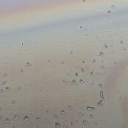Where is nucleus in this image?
I'll return each mask as SVG.
<instances>
[{
	"instance_id": "f257e3e1",
	"label": "nucleus",
	"mask_w": 128,
	"mask_h": 128,
	"mask_svg": "<svg viewBox=\"0 0 128 128\" xmlns=\"http://www.w3.org/2000/svg\"><path fill=\"white\" fill-rule=\"evenodd\" d=\"M56 127L57 128L60 127L59 124L57 122L56 123Z\"/></svg>"
},
{
	"instance_id": "f03ea898",
	"label": "nucleus",
	"mask_w": 128,
	"mask_h": 128,
	"mask_svg": "<svg viewBox=\"0 0 128 128\" xmlns=\"http://www.w3.org/2000/svg\"><path fill=\"white\" fill-rule=\"evenodd\" d=\"M103 92L102 91H100V96H101L102 98H104L103 96Z\"/></svg>"
},
{
	"instance_id": "7ed1b4c3",
	"label": "nucleus",
	"mask_w": 128,
	"mask_h": 128,
	"mask_svg": "<svg viewBox=\"0 0 128 128\" xmlns=\"http://www.w3.org/2000/svg\"><path fill=\"white\" fill-rule=\"evenodd\" d=\"M29 120L28 118V116H26V117L25 119H24V120L25 121L26 120V121L28 120Z\"/></svg>"
},
{
	"instance_id": "20e7f679",
	"label": "nucleus",
	"mask_w": 128,
	"mask_h": 128,
	"mask_svg": "<svg viewBox=\"0 0 128 128\" xmlns=\"http://www.w3.org/2000/svg\"><path fill=\"white\" fill-rule=\"evenodd\" d=\"M90 108H87V110H88L90 111L91 110H90Z\"/></svg>"
},
{
	"instance_id": "39448f33",
	"label": "nucleus",
	"mask_w": 128,
	"mask_h": 128,
	"mask_svg": "<svg viewBox=\"0 0 128 128\" xmlns=\"http://www.w3.org/2000/svg\"><path fill=\"white\" fill-rule=\"evenodd\" d=\"M7 122L8 123H9L10 122V120H9V119H7V120H6V122Z\"/></svg>"
},
{
	"instance_id": "423d86ee",
	"label": "nucleus",
	"mask_w": 128,
	"mask_h": 128,
	"mask_svg": "<svg viewBox=\"0 0 128 128\" xmlns=\"http://www.w3.org/2000/svg\"><path fill=\"white\" fill-rule=\"evenodd\" d=\"M104 54L102 53H100V56H104Z\"/></svg>"
},
{
	"instance_id": "0eeeda50",
	"label": "nucleus",
	"mask_w": 128,
	"mask_h": 128,
	"mask_svg": "<svg viewBox=\"0 0 128 128\" xmlns=\"http://www.w3.org/2000/svg\"><path fill=\"white\" fill-rule=\"evenodd\" d=\"M62 114H65V112L64 111H62Z\"/></svg>"
},
{
	"instance_id": "6e6552de",
	"label": "nucleus",
	"mask_w": 128,
	"mask_h": 128,
	"mask_svg": "<svg viewBox=\"0 0 128 128\" xmlns=\"http://www.w3.org/2000/svg\"><path fill=\"white\" fill-rule=\"evenodd\" d=\"M102 102V101H101V102H100V103H98V104L99 106H100L101 104V103Z\"/></svg>"
},
{
	"instance_id": "1a4fd4ad",
	"label": "nucleus",
	"mask_w": 128,
	"mask_h": 128,
	"mask_svg": "<svg viewBox=\"0 0 128 128\" xmlns=\"http://www.w3.org/2000/svg\"><path fill=\"white\" fill-rule=\"evenodd\" d=\"M83 81L82 80H80V83H81V82H83Z\"/></svg>"
},
{
	"instance_id": "9d476101",
	"label": "nucleus",
	"mask_w": 128,
	"mask_h": 128,
	"mask_svg": "<svg viewBox=\"0 0 128 128\" xmlns=\"http://www.w3.org/2000/svg\"><path fill=\"white\" fill-rule=\"evenodd\" d=\"M114 6H112V8H114Z\"/></svg>"
},
{
	"instance_id": "9b49d317",
	"label": "nucleus",
	"mask_w": 128,
	"mask_h": 128,
	"mask_svg": "<svg viewBox=\"0 0 128 128\" xmlns=\"http://www.w3.org/2000/svg\"><path fill=\"white\" fill-rule=\"evenodd\" d=\"M74 83L73 84H75L76 83V82H74Z\"/></svg>"
},
{
	"instance_id": "f8f14e48",
	"label": "nucleus",
	"mask_w": 128,
	"mask_h": 128,
	"mask_svg": "<svg viewBox=\"0 0 128 128\" xmlns=\"http://www.w3.org/2000/svg\"><path fill=\"white\" fill-rule=\"evenodd\" d=\"M102 86V85H101L100 86V87H101V86Z\"/></svg>"
},
{
	"instance_id": "ddd939ff",
	"label": "nucleus",
	"mask_w": 128,
	"mask_h": 128,
	"mask_svg": "<svg viewBox=\"0 0 128 128\" xmlns=\"http://www.w3.org/2000/svg\"><path fill=\"white\" fill-rule=\"evenodd\" d=\"M9 89V88H7V89Z\"/></svg>"
}]
</instances>
